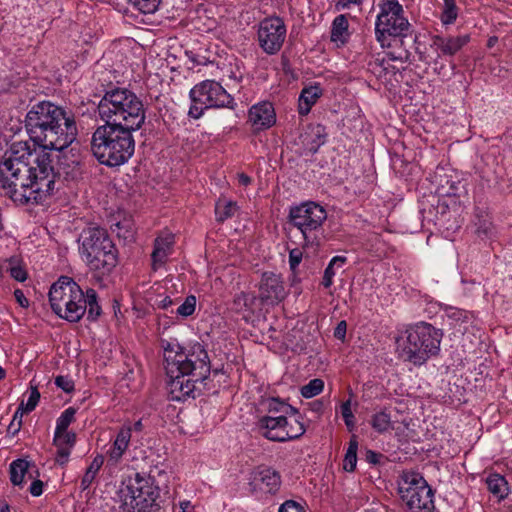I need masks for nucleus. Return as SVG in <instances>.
<instances>
[{"label":"nucleus","instance_id":"20","mask_svg":"<svg viewBox=\"0 0 512 512\" xmlns=\"http://www.w3.org/2000/svg\"><path fill=\"white\" fill-rule=\"evenodd\" d=\"M254 481L260 483V488L268 493H276L281 485V478L277 471L268 467H260L254 475Z\"/></svg>","mask_w":512,"mask_h":512},{"label":"nucleus","instance_id":"31","mask_svg":"<svg viewBox=\"0 0 512 512\" xmlns=\"http://www.w3.org/2000/svg\"><path fill=\"white\" fill-rule=\"evenodd\" d=\"M370 424L378 433H384L393 428L391 416L386 410L375 413L371 418Z\"/></svg>","mask_w":512,"mask_h":512},{"label":"nucleus","instance_id":"62","mask_svg":"<svg viewBox=\"0 0 512 512\" xmlns=\"http://www.w3.org/2000/svg\"><path fill=\"white\" fill-rule=\"evenodd\" d=\"M239 183L241 185L247 186L251 183V178L244 173L239 174Z\"/></svg>","mask_w":512,"mask_h":512},{"label":"nucleus","instance_id":"63","mask_svg":"<svg viewBox=\"0 0 512 512\" xmlns=\"http://www.w3.org/2000/svg\"><path fill=\"white\" fill-rule=\"evenodd\" d=\"M132 428V431L140 432L143 429V424L141 420L136 421L133 425H129Z\"/></svg>","mask_w":512,"mask_h":512},{"label":"nucleus","instance_id":"2","mask_svg":"<svg viewBox=\"0 0 512 512\" xmlns=\"http://www.w3.org/2000/svg\"><path fill=\"white\" fill-rule=\"evenodd\" d=\"M25 128L34 145L48 152L67 148L78 134L74 115L49 101L32 106L25 117Z\"/></svg>","mask_w":512,"mask_h":512},{"label":"nucleus","instance_id":"61","mask_svg":"<svg viewBox=\"0 0 512 512\" xmlns=\"http://www.w3.org/2000/svg\"><path fill=\"white\" fill-rule=\"evenodd\" d=\"M173 304V301L170 297L166 296L164 299H162L160 302H159V307L162 308V309H167L168 307H170L171 305Z\"/></svg>","mask_w":512,"mask_h":512},{"label":"nucleus","instance_id":"45","mask_svg":"<svg viewBox=\"0 0 512 512\" xmlns=\"http://www.w3.org/2000/svg\"><path fill=\"white\" fill-rule=\"evenodd\" d=\"M169 253L165 252L164 250H161L159 248L154 247L152 252V262H153V268L156 269L158 266H161L165 263L167 256Z\"/></svg>","mask_w":512,"mask_h":512},{"label":"nucleus","instance_id":"22","mask_svg":"<svg viewBox=\"0 0 512 512\" xmlns=\"http://www.w3.org/2000/svg\"><path fill=\"white\" fill-rule=\"evenodd\" d=\"M132 428L128 425H123L119 430L116 439L114 440L113 446L109 452L110 458L115 462L119 461L126 451L130 439H131Z\"/></svg>","mask_w":512,"mask_h":512},{"label":"nucleus","instance_id":"23","mask_svg":"<svg viewBox=\"0 0 512 512\" xmlns=\"http://www.w3.org/2000/svg\"><path fill=\"white\" fill-rule=\"evenodd\" d=\"M322 95V89L318 85L305 87L299 96L298 111L300 115H307L318 98Z\"/></svg>","mask_w":512,"mask_h":512},{"label":"nucleus","instance_id":"64","mask_svg":"<svg viewBox=\"0 0 512 512\" xmlns=\"http://www.w3.org/2000/svg\"><path fill=\"white\" fill-rule=\"evenodd\" d=\"M497 42H498L497 36H490L487 41V47L493 48L497 44Z\"/></svg>","mask_w":512,"mask_h":512},{"label":"nucleus","instance_id":"1","mask_svg":"<svg viewBox=\"0 0 512 512\" xmlns=\"http://www.w3.org/2000/svg\"><path fill=\"white\" fill-rule=\"evenodd\" d=\"M25 141L11 144L0 162V187L20 205L39 204L49 196L57 173L51 152Z\"/></svg>","mask_w":512,"mask_h":512},{"label":"nucleus","instance_id":"19","mask_svg":"<svg viewBox=\"0 0 512 512\" xmlns=\"http://www.w3.org/2000/svg\"><path fill=\"white\" fill-rule=\"evenodd\" d=\"M469 40L470 36L467 34L448 37L436 35L433 37V46L443 55L453 56L461 50Z\"/></svg>","mask_w":512,"mask_h":512},{"label":"nucleus","instance_id":"15","mask_svg":"<svg viewBox=\"0 0 512 512\" xmlns=\"http://www.w3.org/2000/svg\"><path fill=\"white\" fill-rule=\"evenodd\" d=\"M170 377L168 383L171 399L175 401H183L187 397H196V392H202L200 385L206 388V381H194V377L181 372L167 373Z\"/></svg>","mask_w":512,"mask_h":512},{"label":"nucleus","instance_id":"17","mask_svg":"<svg viewBox=\"0 0 512 512\" xmlns=\"http://www.w3.org/2000/svg\"><path fill=\"white\" fill-rule=\"evenodd\" d=\"M285 425H288V418L276 415L263 416L257 422L260 434L275 442H284L282 435L285 432Z\"/></svg>","mask_w":512,"mask_h":512},{"label":"nucleus","instance_id":"48","mask_svg":"<svg viewBox=\"0 0 512 512\" xmlns=\"http://www.w3.org/2000/svg\"><path fill=\"white\" fill-rule=\"evenodd\" d=\"M302 260V251L298 248L292 249L289 252V265L290 269L295 272L296 268Z\"/></svg>","mask_w":512,"mask_h":512},{"label":"nucleus","instance_id":"34","mask_svg":"<svg viewBox=\"0 0 512 512\" xmlns=\"http://www.w3.org/2000/svg\"><path fill=\"white\" fill-rule=\"evenodd\" d=\"M306 429L303 423L295 418L293 421L288 420V425H285V432L282 435L284 442L294 440L301 437L305 433Z\"/></svg>","mask_w":512,"mask_h":512},{"label":"nucleus","instance_id":"4","mask_svg":"<svg viewBox=\"0 0 512 512\" xmlns=\"http://www.w3.org/2000/svg\"><path fill=\"white\" fill-rule=\"evenodd\" d=\"M98 113L104 122L134 131H138L146 119L142 100L125 88L107 91L98 104Z\"/></svg>","mask_w":512,"mask_h":512},{"label":"nucleus","instance_id":"3","mask_svg":"<svg viewBox=\"0 0 512 512\" xmlns=\"http://www.w3.org/2000/svg\"><path fill=\"white\" fill-rule=\"evenodd\" d=\"M134 130L104 123L92 134L91 151L100 164L107 167H119L127 163L135 152Z\"/></svg>","mask_w":512,"mask_h":512},{"label":"nucleus","instance_id":"9","mask_svg":"<svg viewBox=\"0 0 512 512\" xmlns=\"http://www.w3.org/2000/svg\"><path fill=\"white\" fill-rule=\"evenodd\" d=\"M407 340L403 352L415 365H422L431 356L437 355L442 332L426 322L417 323L406 330Z\"/></svg>","mask_w":512,"mask_h":512},{"label":"nucleus","instance_id":"52","mask_svg":"<svg viewBox=\"0 0 512 512\" xmlns=\"http://www.w3.org/2000/svg\"><path fill=\"white\" fill-rule=\"evenodd\" d=\"M10 275L17 281L23 282L27 279V272L20 266L12 267Z\"/></svg>","mask_w":512,"mask_h":512},{"label":"nucleus","instance_id":"13","mask_svg":"<svg viewBox=\"0 0 512 512\" xmlns=\"http://www.w3.org/2000/svg\"><path fill=\"white\" fill-rule=\"evenodd\" d=\"M399 493L410 512H433V490L418 473H406L399 485Z\"/></svg>","mask_w":512,"mask_h":512},{"label":"nucleus","instance_id":"5","mask_svg":"<svg viewBox=\"0 0 512 512\" xmlns=\"http://www.w3.org/2000/svg\"><path fill=\"white\" fill-rule=\"evenodd\" d=\"M79 254L86 265L102 274L110 273L118 263V250L106 229L90 226L78 237Z\"/></svg>","mask_w":512,"mask_h":512},{"label":"nucleus","instance_id":"14","mask_svg":"<svg viewBox=\"0 0 512 512\" xmlns=\"http://www.w3.org/2000/svg\"><path fill=\"white\" fill-rule=\"evenodd\" d=\"M286 26L279 17H269L262 20L258 29L260 47L267 54L277 53L285 40Z\"/></svg>","mask_w":512,"mask_h":512},{"label":"nucleus","instance_id":"12","mask_svg":"<svg viewBox=\"0 0 512 512\" xmlns=\"http://www.w3.org/2000/svg\"><path fill=\"white\" fill-rule=\"evenodd\" d=\"M327 218L325 209L315 202H306L292 207L289 212L290 223L302 234L306 245L318 246V234Z\"/></svg>","mask_w":512,"mask_h":512},{"label":"nucleus","instance_id":"29","mask_svg":"<svg viewBox=\"0 0 512 512\" xmlns=\"http://www.w3.org/2000/svg\"><path fill=\"white\" fill-rule=\"evenodd\" d=\"M85 311L87 310V319L94 321L101 315V307L97 302V293L94 289H88L84 293Z\"/></svg>","mask_w":512,"mask_h":512},{"label":"nucleus","instance_id":"36","mask_svg":"<svg viewBox=\"0 0 512 512\" xmlns=\"http://www.w3.org/2000/svg\"><path fill=\"white\" fill-rule=\"evenodd\" d=\"M76 410L72 407L67 408L57 419L55 431L62 433L67 431L69 425L74 421Z\"/></svg>","mask_w":512,"mask_h":512},{"label":"nucleus","instance_id":"54","mask_svg":"<svg viewBox=\"0 0 512 512\" xmlns=\"http://www.w3.org/2000/svg\"><path fill=\"white\" fill-rule=\"evenodd\" d=\"M347 324L346 321H340L334 330V337L339 340H343L346 335Z\"/></svg>","mask_w":512,"mask_h":512},{"label":"nucleus","instance_id":"16","mask_svg":"<svg viewBox=\"0 0 512 512\" xmlns=\"http://www.w3.org/2000/svg\"><path fill=\"white\" fill-rule=\"evenodd\" d=\"M286 297L284 282L280 275L265 272L259 285V298L262 302L277 304Z\"/></svg>","mask_w":512,"mask_h":512},{"label":"nucleus","instance_id":"53","mask_svg":"<svg viewBox=\"0 0 512 512\" xmlns=\"http://www.w3.org/2000/svg\"><path fill=\"white\" fill-rule=\"evenodd\" d=\"M31 495L38 497L43 493V482L41 480H34L29 488Z\"/></svg>","mask_w":512,"mask_h":512},{"label":"nucleus","instance_id":"51","mask_svg":"<svg viewBox=\"0 0 512 512\" xmlns=\"http://www.w3.org/2000/svg\"><path fill=\"white\" fill-rule=\"evenodd\" d=\"M335 275L334 267L328 265L324 271L323 279H322V285L325 288H329L333 283V277Z\"/></svg>","mask_w":512,"mask_h":512},{"label":"nucleus","instance_id":"21","mask_svg":"<svg viewBox=\"0 0 512 512\" xmlns=\"http://www.w3.org/2000/svg\"><path fill=\"white\" fill-rule=\"evenodd\" d=\"M443 312L447 319L450 321V325L453 327H459V331L466 330L467 325L471 324L474 320V314L470 311L453 307L450 305L443 306Z\"/></svg>","mask_w":512,"mask_h":512},{"label":"nucleus","instance_id":"49","mask_svg":"<svg viewBox=\"0 0 512 512\" xmlns=\"http://www.w3.org/2000/svg\"><path fill=\"white\" fill-rule=\"evenodd\" d=\"M57 447L56 462L60 465H65L68 462L71 448L61 445H55Z\"/></svg>","mask_w":512,"mask_h":512},{"label":"nucleus","instance_id":"33","mask_svg":"<svg viewBox=\"0 0 512 512\" xmlns=\"http://www.w3.org/2000/svg\"><path fill=\"white\" fill-rule=\"evenodd\" d=\"M113 231L117 233L119 238L130 242L134 239L135 226L131 219L124 218L114 224Z\"/></svg>","mask_w":512,"mask_h":512},{"label":"nucleus","instance_id":"32","mask_svg":"<svg viewBox=\"0 0 512 512\" xmlns=\"http://www.w3.org/2000/svg\"><path fill=\"white\" fill-rule=\"evenodd\" d=\"M357 450H358V440L355 435L350 438L349 446L346 451L343 468L347 472H353L356 468L357 464Z\"/></svg>","mask_w":512,"mask_h":512},{"label":"nucleus","instance_id":"35","mask_svg":"<svg viewBox=\"0 0 512 512\" xmlns=\"http://www.w3.org/2000/svg\"><path fill=\"white\" fill-rule=\"evenodd\" d=\"M324 389V381L320 378L310 380L306 385L301 387V395L304 398H312L319 395Z\"/></svg>","mask_w":512,"mask_h":512},{"label":"nucleus","instance_id":"40","mask_svg":"<svg viewBox=\"0 0 512 512\" xmlns=\"http://www.w3.org/2000/svg\"><path fill=\"white\" fill-rule=\"evenodd\" d=\"M196 298L193 295L186 297L185 301L177 308V314L182 317H188L195 311Z\"/></svg>","mask_w":512,"mask_h":512},{"label":"nucleus","instance_id":"58","mask_svg":"<svg viewBox=\"0 0 512 512\" xmlns=\"http://www.w3.org/2000/svg\"><path fill=\"white\" fill-rule=\"evenodd\" d=\"M346 257L344 256H335L331 259V261L329 262L328 265L334 267V266H337V267H341L345 262H346Z\"/></svg>","mask_w":512,"mask_h":512},{"label":"nucleus","instance_id":"28","mask_svg":"<svg viewBox=\"0 0 512 512\" xmlns=\"http://www.w3.org/2000/svg\"><path fill=\"white\" fill-rule=\"evenodd\" d=\"M238 210L237 203L226 198H219L215 204L216 220L223 223L232 218Z\"/></svg>","mask_w":512,"mask_h":512},{"label":"nucleus","instance_id":"11","mask_svg":"<svg viewBox=\"0 0 512 512\" xmlns=\"http://www.w3.org/2000/svg\"><path fill=\"white\" fill-rule=\"evenodd\" d=\"M191 106L188 115L199 119L204 111L211 108H234L233 97L214 80H204L196 84L189 93Z\"/></svg>","mask_w":512,"mask_h":512},{"label":"nucleus","instance_id":"26","mask_svg":"<svg viewBox=\"0 0 512 512\" xmlns=\"http://www.w3.org/2000/svg\"><path fill=\"white\" fill-rule=\"evenodd\" d=\"M348 20L345 15H338L332 23L331 28V41L340 42L344 44L347 42L349 33H348Z\"/></svg>","mask_w":512,"mask_h":512},{"label":"nucleus","instance_id":"44","mask_svg":"<svg viewBox=\"0 0 512 512\" xmlns=\"http://www.w3.org/2000/svg\"><path fill=\"white\" fill-rule=\"evenodd\" d=\"M55 385L66 393L74 390V382L67 376H57L55 378Z\"/></svg>","mask_w":512,"mask_h":512},{"label":"nucleus","instance_id":"30","mask_svg":"<svg viewBox=\"0 0 512 512\" xmlns=\"http://www.w3.org/2000/svg\"><path fill=\"white\" fill-rule=\"evenodd\" d=\"M104 463V458L102 455H97L90 465L87 467L86 472L81 480V489L86 490L93 483L98 471L102 467Z\"/></svg>","mask_w":512,"mask_h":512},{"label":"nucleus","instance_id":"50","mask_svg":"<svg viewBox=\"0 0 512 512\" xmlns=\"http://www.w3.org/2000/svg\"><path fill=\"white\" fill-rule=\"evenodd\" d=\"M387 56L390 60L393 61H400L402 63H405L409 61L410 58V52L407 49H402L398 53L395 52H388Z\"/></svg>","mask_w":512,"mask_h":512},{"label":"nucleus","instance_id":"6","mask_svg":"<svg viewBox=\"0 0 512 512\" xmlns=\"http://www.w3.org/2000/svg\"><path fill=\"white\" fill-rule=\"evenodd\" d=\"M160 476L162 471L155 468L148 477L135 473L128 477L125 486L120 490V497L127 512H156L161 507V496L158 485H155V473Z\"/></svg>","mask_w":512,"mask_h":512},{"label":"nucleus","instance_id":"38","mask_svg":"<svg viewBox=\"0 0 512 512\" xmlns=\"http://www.w3.org/2000/svg\"><path fill=\"white\" fill-rule=\"evenodd\" d=\"M127 1L132 3L134 6H136L144 14L154 13L158 9V7L161 3V0H127Z\"/></svg>","mask_w":512,"mask_h":512},{"label":"nucleus","instance_id":"47","mask_svg":"<svg viewBox=\"0 0 512 512\" xmlns=\"http://www.w3.org/2000/svg\"><path fill=\"white\" fill-rule=\"evenodd\" d=\"M279 512H305V510L298 502L287 500L280 506Z\"/></svg>","mask_w":512,"mask_h":512},{"label":"nucleus","instance_id":"43","mask_svg":"<svg viewBox=\"0 0 512 512\" xmlns=\"http://www.w3.org/2000/svg\"><path fill=\"white\" fill-rule=\"evenodd\" d=\"M40 399V393L37 387H31L30 395L26 405H23V410L25 412H31L35 409Z\"/></svg>","mask_w":512,"mask_h":512},{"label":"nucleus","instance_id":"59","mask_svg":"<svg viewBox=\"0 0 512 512\" xmlns=\"http://www.w3.org/2000/svg\"><path fill=\"white\" fill-rule=\"evenodd\" d=\"M477 234L479 236L481 235H484V236H488L490 233H491V227H490V224H486L484 223L483 225H480L478 228H477Z\"/></svg>","mask_w":512,"mask_h":512},{"label":"nucleus","instance_id":"7","mask_svg":"<svg viewBox=\"0 0 512 512\" xmlns=\"http://www.w3.org/2000/svg\"><path fill=\"white\" fill-rule=\"evenodd\" d=\"M380 12L375 21V37L382 48L391 47L392 41L404 43L411 37L413 26L404 16L403 6L398 0H381Z\"/></svg>","mask_w":512,"mask_h":512},{"label":"nucleus","instance_id":"55","mask_svg":"<svg viewBox=\"0 0 512 512\" xmlns=\"http://www.w3.org/2000/svg\"><path fill=\"white\" fill-rule=\"evenodd\" d=\"M14 296H15V299L17 301V303L23 307V308H27L29 306V301L28 299L25 297L24 293L22 290L20 289H16L14 291Z\"/></svg>","mask_w":512,"mask_h":512},{"label":"nucleus","instance_id":"46","mask_svg":"<svg viewBox=\"0 0 512 512\" xmlns=\"http://www.w3.org/2000/svg\"><path fill=\"white\" fill-rule=\"evenodd\" d=\"M173 245V237L171 235H167L165 237H158L155 239L154 247L164 250L169 253L171 247Z\"/></svg>","mask_w":512,"mask_h":512},{"label":"nucleus","instance_id":"39","mask_svg":"<svg viewBox=\"0 0 512 512\" xmlns=\"http://www.w3.org/2000/svg\"><path fill=\"white\" fill-rule=\"evenodd\" d=\"M75 441H76L75 433L68 432V431L58 433L57 431H55L54 445H61V446H66V447L72 448L75 444Z\"/></svg>","mask_w":512,"mask_h":512},{"label":"nucleus","instance_id":"8","mask_svg":"<svg viewBox=\"0 0 512 512\" xmlns=\"http://www.w3.org/2000/svg\"><path fill=\"white\" fill-rule=\"evenodd\" d=\"M49 302L53 312L69 322H78L85 314L84 292L68 276H61L51 286Z\"/></svg>","mask_w":512,"mask_h":512},{"label":"nucleus","instance_id":"10","mask_svg":"<svg viewBox=\"0 0 512 512\" xmlns=\"http://www.w3.org/2000/svg\"><path fill=\"white\" fill-rule=\"evenodd\" d=\"M166 373L181 372L194 377V381H206L211 373L208 352L200 343L190 346L187 352L177 351L173 357H166Z\"/></svg>","mask_w":512,"mask_h":512},{"label":"nucleus","instance_id":"57","mask_svg":"<svg viewBox=\"0 0 512 512\" xmlns=\"http://www.w3.org/2000/svg\"><path fill=\"white\" fill-rule=\"evenodd\" d=\"M309 405H310V409L313 412L318 413V414H321L323 412V409H324L323 400H321V399L315 400V401L311 402Z\"/></svg>","mask_w":512,"mask_h":512},{"label":"nucleus","instance_id":"25","mask_svg":"<svg viewBox=\"0 0 512 512\" xmlns=\"http://www.w3.org/2000/svg\"><path fill=\"white\" fill-rule=\"evenodd\" d=\"M268 415H276L280 417L296 416L298 410L290 404L280 400L279 398H269L264 402Z\"/></svg>","mask_w":512,"mask_h":512},{"label":"nucleus","instance_id":"41","mask_svg":"<svg viewBox=\"0 0 512 512\" xmlns=\"http://www.w3.org/2000/svg\"><path fill=\"white\" fill-rule=\"evenodd\" d=\"M341 414L344 419V422L349 429V431H352L355 426L354 422V415L351 410V399H348L347 401L343 402L341 405Z\"/></svg>","mask_w":512,"mask_h":512},{"label":"nucleus","instance_id":"56","mask_svg":"<svg viewBox=\"0 0 512 512\" xmlns=\"http://www.w3.org/2000/svg\"><path fill=\"white\" fill-rule=\"evenodd\" d=\"M380 458H382V454L380 453L372 450H368L366 452V460L371 464H378L380 462Z\"/></svg>","mask_w":512,"mask_h":512},{"label":"nucleus","instance_id":"60","mask_svg":"<svg viewBox=\"0 0 512 512\" xmlns=\"http://www.w3.org/2000/svg\"><path fill=\"white\" fill-rule=\"evenodd\" d=\"M193 506L189 501H184L180 503V507L178 512H193Z\"/></svg>","mask_w":512,"mask_h":512},{"label":"nucleus","instance_id":"18","mask_svg":"<svg viewBox=\"0 0 512 512\" xmlns=\"http://www.w3.org/2000/svg\"><path fill=\"white\" fill-rule=\"evenodd\" d=\"M249 120L257 129L270 128L276 122L273 105L269 102H262L252 106L249 110Z\"/></svg>","mask_w":512,"mask_h":512},{"label":"nucleus","instance_id":"27","mask_svg":"<svg viewBox=\"0 0 512 512\" xmlns=\"http://www.w3.org/2000/svg\"><path fill=\"white\" fill-rule=\"evenodd\" d=\"M486 483L488 490L499 500L504 499L508 495V482L502 475L491 474L488 476Z\"/></svg>","mask_w":512,"mask_h":512},{"label":"nucleus","instance_id":"42","mask_svg":"<svg viewBox=\"0 0 512 512\" xmlns=\"http://www.w3.org/2000/svg\"><path fill=\"white\" fill-rule=\"evenodd\" d=\"M26 413L23 410V402L19 405L17 411L15 412L11 423L8 426V432H10L13 436L17 434L22 426V417L23 414Z\"/></svg>","mask_w":512,"mask_h":512},{"label":"nucleus","instance_id":"37","mask_svg":"<svg viewBox=\"0 0 512 512\" xmlns=\"http://www.w3.org/2000/svg\"><path fill=\"white\" fill-rule=\"evenodd\" d=\"M457 16L455 0H444V10L441 15L442 22L444 24H451L456 20Z\"/></svg>","mask_w":512,"mask_h":512},{"label":"nucleus","instance_id":"24","mask_svg":"<svg viewBox=\"0 0 512 512\" xmlns=\"http://www.w3.org/2000/svg\"><path fill=\"white\" fill-rule=\"evenodd\" d=\"M30 467L31 463L25 459L14 460L9 467L10 481L12 484L15 486L23 485L26 475L32 478Z\"/></svg>","mask_w":512,"mask_h":512}]
</instances>
